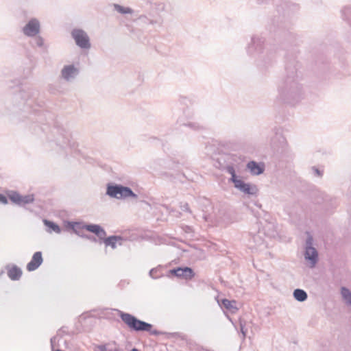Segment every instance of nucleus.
I'll list each match as a JSON object with an SVG mask.
<instances>
[{
	"mask_svg": "<svg viewBox=\"0 0 351 351\" xmlns=\"http://www.w3.org/2000/svg\"><path fill=\"white\" fill-rule=\"evenodd\" d=\"M286 75L278 84V99L283 103L295 105L302 96V86L298 80L297 69L292 65L286 66Z\"/></svg>",
	"mask_w": 351,
	"mask_h": 351,
	"instance_id": "1",
	"label": "nucleus"
},
{
	"mask_svg": "<svg viewBox=\"0 0 351 351\" xmlns=\"http://www.w3.org/2000/svg\"><path fill=\"white\" fill-rule=\"evenodd\" d=\"M117 311L122 322L131 331H134L135 332H147L150 335L154 336L165 334V332L162 331L154 329V326L152 324L141 320L130 313H125L120 310Z\"/></svg>",
	"mask_w": 351,
	"mask_h": 351,
	"instance_id": "2",
	"label": "nucleus"
},
{
	"mask_svg": "<svg viewBox=\"0 0 351 351\" xmlns=\"http://www.w3.org/2000/svg\"><path fill=\"white\" fill-rule=\"evenodd\" d=\"M91 230H94V234L99 238V243H104L106 247L110 246L112 249H115L117 247V243L119 242V245H122V241L125 240V239L119 235H112L109 237H106V230L101 226H93L90 227Z\"/></svg>",
	"mask_w": 351,
	"mask_h": 351,
	"instance_id": "3",
	"label": "nucleus"
},
{
	"mask_svg": "<svg viewBox=\"0 0 351 351\" xmlns=\"http://www.w3.org/2000/svg\"><path fill=\"white\" fill-rule=\"evenodd\" d=\"M106 194L111 197L117 199H125L127 197L136 199L138 197V195L129 186L112 183L107 184Z\"/></svg>",
	"mask_w": 351,
	"mask_h": 351,
	"instance_id": "4",
	"label": "nucleus"
},
{
	"mask_svg": "<svg viewBox=\"0 0 351 351\" xmlns=\"http://www.w3.org/2000/svg\"><path fill=\"white\" fill-rule=\"evenodd\" d=\"M213 166L221 171H226L232 176L235 173L232 156L229 154H219L213 158Z\"/></svg>",
	"mask_w": 351,
	"mask_h": 351,
	"instance_id": "5",
	"label": "nucleus"
},
{
	"mask_svg": "<svg viewBox=\"0 0 351 351\" xmlns=\"http://www.w3.org/2000/svg\"><path fill=\"white\" fill-rule=\"evenodd\" d=\"M229 182L233 183L234 188L248 195H257L258 189L256 184L247 183L243 180L239 178L235 173L229 179Z\"/></svg>",
	"mask_w": 351,
	"mask_h": 351,
	"instance_id": "6",
	"label": "nucleus"
},
{
	"mask_svg": "<svg viewBox=\"0 0 351 351\" xmlns=\"http://www.w3.org/2000/svg\"><path fill=\"white\" fill-rule=\"evenodd\" d=\"M307 237L306 239L304 258L311 264V267H314L318 262V252L313 247V236L306 232Z\"/></svg>",
	"mask_w": 351,
	"mask_h": 351,
	"instance_id": "7",
	"label": "nucleus"
},
{
	"mask_svg": "<svg viewBox=\"0 0 351 351\" xmlns=\"http://www.w3.org/2000/svg\"><path fill=\"white\" fill-rule=\"evenodd\" d=\"M7 196L12 203L19 206H24L25 204L33 203L34 201V194L22 195L16 191H8Z\"/></svg>",
	"mask_w": 351,
	"mask_h": 351,
	"instance_id": "8",
	"label": "nucleus"
},
{
	"mask_svg": "<svg viewBox=\"0 0 351 351\" xmlns=\"http://www.w3.org/2000/svg\"><path fill=\"white\" fill-rule=\"evenodd\" d=\"M71 36L75 44L82 49H88L91 47L90 38L85 31L82 29H73Z\"/></svg>",
	"mask_w": 351,
	"mask_h": 351,
	"instance_id": "9",
	"label": "nucleus"
},
{
	"mask_svg": "<svg viewBox=\"0 0 351 351\" xmlns=\"http://www.w3.org/2000/svg\"><path fill=\"white\" fill-rule=\"evenodd\" d=\"M169 273L186 280H191L195 275L193 269L189 267H178L169 270Z\"/></svg>",
	"mask_w": 351,
	"mask_h": 351,
	"instance_id": "10",
	"label": "nucleus"
},
{
	"mask_svg": "<svg viewBox=\"0 0 351 351\" xmlns=\"http://www.w3.org/2000/svg\"><path fill=\"white\" fill-rule=\"evenodd\" d=\"M40 23L38 19L33 18L23 27V34L29 37L36 36L40 32Z\"/></svg>",
	"mask_w": 351,
	"mask_h": 351,
	"instance_id": "11",
	"label": "nucleus"
},
{
	"mask_svg": "<svg viewBox=\"0 0 351 351\" xmlns=\"http://www.w3.org/2000/svg\"><path fill=\"white\" fill-rule=\"evenodd\" d=\"M246 169L250 171L252 176H259L265 171V165L263 162H256L255 160L249 161L246 165Z\"/></svg>",
	"mask_w": 351,
	"mask_h": 351,
	"instance_id": "12",
	"label": "nucleus"
},
{
	"mask_svg": "<svg viewBox=\"0 0 351 351\" xmlns=\"http://www.w3.org/2000/svg\"><path fill=\"white\" fill-rule=\"evenodd\" d=\"M43 258L42 252H36L31 261L27 263L26 269L28 271H33L37 269L43 263Z\"/></svg>",
	"mask_w": 351,
	"mask_h": 351,
	"instance_id": "13",
	"label": "nucleus"
},
{
	"mask_svg": "<svg viewBox=\"0 0 351 351\" xmlns=\"http://www.w3.org/2000/svg\"><path fill=\"white\" fill-rule=\"evenodd\" d=\"M261 233L268 237H274L276 234V228L274 223L265 220L262 229L259 228L258 232V234Z\"/></svg>",
	"mask_w": 351,
	"mask_h": 351,
	"instance_id": "14",
	"label": "nucleus"
},
{
	"mask_svg": "<svg viewBox=\"0 0 351 351\" xmlns=\"http://www.w3.org/2000/svg\"><path fill=\"white\" fill-rule=\"evenodd\" d=\"M79 74V70L73 64L66 65L61 71V76L66 81L74 78Z\"/></svg>",
	"mask_w": 351,
	"mask_h": 351,
	"instance_id": "15",
	"label": "nucleus"
},
{
	"mask_svg": "<svg viewBox=\"0 0 351 351\" xmlns=\"http://www.w3.org/2000/svg\"><path fill=\"white\" fill-rule=\"evenodd\" d=\"M60 138L56 139L57 145L60 147H64L66 145L71 146L70 143L71 134L69 132L66 131L64 128L57 129Z\"/></svg>",
	"mask_w": 351,
	"mask_h": 351,
	"instance_id": "16",
	"label": "nucleus"
},
{
	"mask_svg": "<svg viewBox=\"0 0 351 351\" xmlns=\"http://www.w3.org/2000/svg\"><path fill=\"white\" fill-rule=\"evenodd\" d=\"M263 45L264 40H263L262 38L252 37V43L250 44L247 51L250 54L252 53L254 51L261 53L263 51Z\"/></svg>",
	"mask_w": 351,
	"mask_h": 351,
	"instance_id": "17",
	"label": "nucleus"
},
{
	"mask_svg": "<svg viewBox=\"0 0 351 351\" xmlns=\"http://www.w3.org/2000/svg\"><path fill=\"white\" fill-rule=\"evenodd\" d=\"M218 304L221 307H223L227 311H229L232 313H235L238 310V308L235 306V300H229L228 299L223 298L218 300Z\"/></svg>",
	"mask_w": 351,
	"mask_h": 351,
	"instance_id": "18",
	"label": "nucleus"
},
{
	"mask_svg": "<svg viewBox=\"0 0 351 351\" xmlns=\"http://www.w3.org/2000/svg\"><path fill=\"white\" fill-rule=\"evenodd\" d=\"M8 269V276L12 280H19L22 276V270L16 265H12L10 269L9 265L6 267Z\"/></svg>",
	"mask_w": 351,
	"mask_h": 351,
	"instance_id": "19",
	"label": "nucleus"
},
{
	"mask_svg": "<svg viewBox=\"0 0 351 351\" xmlns=\"http://www.w3.org/2000/svg\"><path fill=\"white\" fill-rule=\"evenodd\" d=\"M43 223L45 226L48 228L47 231L49 232H54L56 233L60 234L62 231L61 228L53 221L44 219Z\"/></svg>",
	"mask_w": 351,
	"mask_h": 351,
	"instance_id": "20",
	"label": "nucleus"
},
{
	"mask_svg": "<svg viewBox=\"0 0 351 351\" xmlns=\"http://www.w3.org/2000/svg\"><path fill=\"white\" fill-rule=\"evenodd\" d=\"M280 16H275L271 21V25L269 27V31L276 32L277 29H282L285 27L282 21L280 20Z\"/></svg>",
	"mask_w": 351,
	"mask_h": 351,
	"instance_id": "21",
	"label": "nucleus"
},
{
	"mask_svg": "<svg viewBox=\"0 0 351 351\" xmlns=\"http://www.w3.org/2000/svg\"><path fill=\"white\" fill-rule=\"evenodd\" d=\"M293 297L298 302H304L308 298L307 293L301 289H295L293 291Z\"/></svg>",
	"mask_w": 351,
	"mask_h": 351,
	"instance_id": "22",
	"label": "nucleus"
},
{
	"mask_svg": "<svg viewBox=\"0 0 351 351\" xmlns=\"http://www.w3.org/2000/svg\"><path fill=\"white\" fill-rule=\"evenodd\" d=\"M79 225H76V229L77 230H86L91 233H93L94 234V230H91V229H90V227H93V226H99L100 225L99 224H94V223H88V224H84L83 222H78Z\"/></svg>",
	"mask_w": 351,
	"mask_h": 351,
	"instance_id": "23",
	"label": "nucleus"
},
{
	"mask_svg": "<svg viewBox=\"0 0 351 351\" xmlns=\"http://www.w3.org/2000/svg\"><path fill=\"white\" fill-rule=\"evenodd\" d=\"M342 297L346 302L351 306V291L346 287H342L341 289Z\"/></svg>",
	"mask_w": 351,
	"mask_h": 351,
	"instance_id": "24",
	"label": "nucleus"
},
{
	"mask_svg": "<svg viewBox=\"0 0 351 351\" xmlns=\"http://www.w3.org/2000/svg\"><path fill=\"white\" fill-rule=\"evenodd\" d=\"M342 16L343 19L348 21V23L351 26V7L346 6L342 10Z\"/></svg>",
	"mask_w": 351,
	"mask_h": 351,
	"instance_id": "25",
	"label": "nucleus"
},
{
	"mask_svg": "<svg viewBox=\"0 0 351 351\" xmlns=\"http://www.w3.org/2000/svg\"><path fill=\"white\" fill-rule=\"evenodd\" d=\"M115 10H117L118 12L121 14H132L133 12L132 9L128 7H123L122 5H120L119 4H114V5Z\"/></svg>",
	"mask_w": 351,
	"mask_h": 351,
	"instance_id": "26",
	"label": "nucleus"
},
{
	"mask_svg": "<svg viewBox=\"0 0 351 351\" xmlns=\"http://www.w3.org/2000/svg\"><path fill=\"white\" fill-rule=\"evenodd\" d=\"M76 225H79L78 222L67 221L66 228L69 230H72L73 232L77 235H80V231L76 229Z\"/></svg>",
	"mask_w": 351,
	"mask_h": 351,
	"instance_id": "27",
	"label": "nucleus"
},
{
	"mask_svg": "<svg viewBox=\"0 0 351 351\" xmlns=\"http://www.w3.org/2000/svg\"><path fill=\"white\" fill-rule=\"evenodd\" d=\"M79 237H82V239H87L93 243H99V238L97 237V236H93L91 234H87L84 233H81L80 235H78Z\"/></svg>",
	"mask_w": 351,
	"mask_h": 351,
	"instance_id": "28",
	"label": "nucleus"
},
{
	"mask_svg": "<svg viewBox=\"0 0 351 351\" xmlns=\"http://www.w3.org/2000/svg\"><path fill=\"white\" fill-rule=\"evenodd\" d=\"M184 125L188 126L194 130H201L205 129V128L203 125L195 122H189L187 123H185Z\"/></svg>",
	"mask_w": 351,
	"mask_h": 351,
	"instance_id": "29",
	"label": "nucleus"
},
{
	"mask_svg": "<svg viewBox=\"0 0 351 351\" xmlns=\"http://www.w3.org/2000/svg\"><path fill=\"white\" fill-rule=\"evenodd\" d=\"M19 95L21 98H22L23 99L28 100L33 96V93L32 90H28V91L26 92L25 90L23 89L20 91Z\"/></svg>",
	"mask_w": 351,
	"mask_h": 351,
	"instance_id": "30",
	"label": "nucleus"
},
{
	"mask_svg": "<svg viewBox=\"0 0 351 351\" xmlns=\"http://www.w3.org/2000/svg\"><path fill=\"white\" fill-rule=\"evenodd\" d=\"M108 351H121L116 341L108 343Z\"/></svg>",
	"mask_w": 351,
	"mask_h": 351,
	"instance_id": "31",
	"label": "nucleus"
},
{
	"mask_svg": "<svg viewBox=\"0 0 351 351\" xmlns=\"http://www.w3.org/2000/svg\"><path fill=\"white\" fill-rule=\"evenodd\" d=\"M34 45L39 47H43L44 45L43 38L40 36L35 37L34 39Z\"/></svg>",
	"mask_w": 351,
	"mask_h": 351,
	"instance_id": "32",
	"label": "nucleus"
},
{
	"mask_svg": "<svg viewBox=\"0 0 351 351\" xmlns=\"http://www.w3.org/2000/svg\"><path fill=\"white\" fill-rule=\"evenodd\" d=\"M311 170L313 171V172L315 176L322 177L323 176V171L319 170L315 166L312 167Z\"/></svg>",
	"mask_w": 351,
	"mask_h": 351,
	"instance_id": "33",
	"label": "nucleus"
},
{
	"mask_svg": "<svg viewBox=\"0 0 351 351\" xmlns=\"http://www.w3.org/2000/svg\"><path fill=\"white\" fill-rule=\"evenodd\" d=\"M8 197L5 196V195L0 193V203L4 205L8 204Z\"/></svg>",
	"mask_w": 351,
	"mask_h": 351,
	"instance_id": "34",
	"label": "nucleus"
},
{
	"mask_svg": "<svg viewBox=\"0 0 351 351\" xmlns=\"http://www.w3.org/2000/svg\"><path fill=\"white\" fill-rule=\"evenodd\" d=\"M180 207H181V209L183 211L188 212V213H191V210H190V208H189V206L188 203H186V202L184 203V204L182 205Z\"/></svg>",
	"mask_w": 351,
	"mask_h": 351,
	"instance_id": "35",
	"label": "nucleus"
},
{
	"mask_svg": "<svg viewBox=\"0 0 351 351\" xmlns=\"http://www.w3.org/2000/svg\"><path fill=\"white\" fill-rule=\"evenodd\" d=\"M158 270L155 268L154 269H152L150 271H149V276L153 278H158V275H156V273H157Z\"/></svg>",
	"mask_w": 351,
	"mask_h": 351,
	"instance_id": "36",
	"label": "nucleus"
},
{
	"mask_svg": "<svg viewBox=\"0 0 351 351\" xmlns=\"http://www.w3.org/2000/svg\"><path fill=\"white\" fill-rule=\"evenodd\" d=\"M108 343L97 346V348L99 351H108Z\"/></svg>",
	"mask_w": 351,
	"mask_h": 351,
	"instance_id": "37",
	"label": "nucleus"
},
{
	"mask_svg": "<svg viewBox=\"0 0 351 351\" xmlns=\"http://www.w3.org/2000/svg\"><path fill=\"white\" fill-rule=\"evenodd\" d=\"M240 329H241V332L243 335V337H245L247 330L245 329V324H243L241 321H240Z\"/></svg>",
	"mask_w": 351,
	"mask_h": 351,
	"instance_id": "38",
	"label": "nucleus"
},
{
	"mask_svg": "<svg viewBox=\"0 0 351 351\" xmlns=\"http://www.w3.org/2000/svg\"><path fill=\"white\" fill-rule=\"evenodd\" d=\"M161 176L162 177H165V178H172V175H170L169 173L167 172H162L160 173Z\"/></svg>",
	"mask_w": 351,
	"mask_h": 351,
	"instance_id": "39",
	"label": "nucleus"
},
{
	"mask_svg": "<svg viewBox=\"0 0 351 351\" xmlns=\"http://www.w3.org/2000/svg\"><path fill=\"white\" fill-rule=\"evenodd\" d=\"M51 347H52V351H64V350H60V349L53 350V339H51Z\"/></svg>",
	"mask_w": 351,
	"mask_h": 351,
	"instance_id": "40",
	"label": "nucleus"
},
{
	"mask_svg": "<svg viewBox=\"0 0 351 351\" xmlns=\"http://www.w3.org/2000/svg\"><path fill=\"white\" fill-rule=\"evenodd\" d=\"M131 351H139V350H138L137 348H134L131 350Z\"/></svg>",
	"mask_w": 351,
	"mask_h": 351,
	"instance_id": "41",
	"label": "nucleus"
},
{
	"mask_svg": "<svg viewBox=\"0 0 351 351\" xmlns=\"http://www.w3.org/2000/svg\"><path fill=\"white\" fill-rule=\"evenodd\" d=\"M60 330H61L62 332H65L64 327L61 328Z\"/></svg>",
	"mask_w": 351,
	"mask_h": 351,
	"instance_id": "42",
	"label": "nucleus"
},
{
	"mask_svg": "<svg viewBox=\"0 0 351 351\" xmlns=\"http://www.w3.org/2000/svg\"><path fill=\"white\" fill-rule=\"evenodd\" d=\"M259 208H261V204L257 205Z\"/></svg>",
	"mask_w": 351,
	"mask_h": 351,
	"instance_id": "43",
	"label": "nucleus"
}]
</instances>
